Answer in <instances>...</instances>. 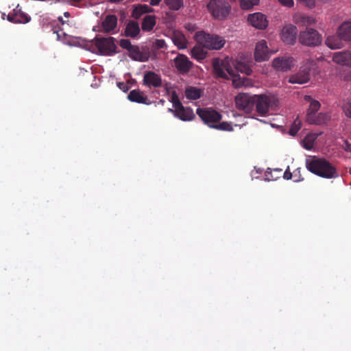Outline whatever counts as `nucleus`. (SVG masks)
<instances>
[{"instance_id": "obj_18", "label": "nucleus", "mask_w": 351, "mask_h": 351, "mask_svg": "<svg viewBox=\"0 0 351 351\" xmlns=\"http://www.w3.org/2000/svg\"><path fill=\"white\" fill-rule=\"evenodd\" d=\"M193 63L185 55L178 54L174 59V66L180 73H188Z\"/></svg>"}, {"instance_id": "obj_37", "label": "nucleus", "mask_w": 351, "mask_h": 351, "mask_svg": "<svg viewBox=\"0 0 351 351\" xmlns=\"http://www.w3.org/2000/svg\"><path fill=\"white\" fill-rule=\"evenodd\" d=\"M213 128L218 130H222V131H232L233 128L230 123L223 121V122H218L216 123L215 125H213Z\"/></svg>"}, {"instance_id": "obj_28", "label": "nucleus", "mask_w": 351, "mask_h": 351, "mask_svg": "<svg viewBox=\"0 0 351 351\" xmlns=\"http://www.w3.org/2000/svg\"><path fill=\"white\" fill-rule=\"evenodd\" d=\"M156 23V16L154 15H146L142 21V30L143 32H150L154 29Z\"/></svg>"}, {"instance_id": "obj_9", "label": "nucleus", "mask_w": 351, "mask_h": 351, "mask_svg": "<svg viewBox=\"0 0 351 351\" xmlns=\"http://www.w3.org/2000/svg\"><path fill=\"white\" fill-rule=\"evenodd\" d=\"M256 95L239 93L235 97V104L237 109L247 114H252L254 111Z\"/></svg>"}, {"instance_id": "obj_1", "label": "nucleus", "mask_w": 351, "mask_h": 351, "mask_svg": "<svg viewBox=\"0 0 351 351\" xmlns=\"http://www.w3.org/2000/svg\"><path fill=\"white\" fill-rule=\"evenodd\" d=\"M306 167L311 173L324 178L332 179L339 176L335 167L324 158L313 157L306 160Z\"/></svg>"}, {"instance_id": "obj_43", "label": "nucleus", "mask_w": 351, "mask_h": 351, "mask_svg": "<svg viewBox=\"0 0 351 351\" xmlns=\"http://www.w3.org/2000/svg\"><path fill=\"white\" fill-rule=\"evenodd\" d=\"M165 46H166V43H165V41L164 40H162V39L156 40V47L158 49H162Z\"/></svg>"}, {"instance_id": "obj_52", "label": "nucleus", "mask_w": 351, "mask_h": 351, "mask_svg": "<svg viewBox=\"0 0 351 351\" xmlns=\"http://www.w3.org/2000/svg\"><path fill=\"white\" fill-rule=\"evenodd\" d=\"M64 15L66 17L69 18V17L70 16V13H69V12H65L64 13Z\"/></svg>"}, {"instance_id": "obj_29", "label": "nucleus", "mask_w": 351, "mask_h": 351, "mask_svg": "<svg viewBox=\"0 0 351 351\" xmlns=\"http://www.w3.org/2000/svg\"><path fill=\"white\" fill-rule=\"evenodd\" d=\"M204 48L203 45H195L191 50L192 57L199 61L205 59L207 56V51Z\"/></svg>"}, {"instance_id": "obj_12", "label": "nucleus", "mask_w": 351, "mask_h": 351, "mask_svg": "<svg viewBox=\"0 0 351 351\" xmlns=\"http://www.w3.org/2000/svg\"><path fill=\"white\" fill-rule=\"evenodd\" d=\"M169 112H172L176 117L184 121H192L195 117L193 110L189 107H184L182 104L174 110L169 108Z\"/></svg>"}, {"instance_id": "obj_45", "label": "nucleus", "mask_w": 351, "mask_h": 351, "mask_svg": "<svg viewBox=\"0 0 351 351\" xmlns=\"http://www.w3.org/2000/svg\"><path fill=\"white\" fill-rule=\"evenodd\" d=\"M292 176H293V174L292 173L289 171V167L287 168V169L285 171L284 173V175H283V178L286 180H290L292 178Z\"/></svg>"}, {"instance_id": "obj_20", "label": "nucleus", "mask_w": 351, "mask_h": 351, "mask_svg": "<svg viewBox=\"0 0 351 351\" xmlns=\"http://www.w3.org/2000/svg\"><path fill=\"white\" fill-rule=\"evenodd\" d=\"M293 21L298 26L306 27V28L317 22L315 17L300 14L294 15Z\"/></svg>"}, {"instance_id": "obj_36", "label": "nucleus", "mask_w": 351, "mask_h": 351, "mask_svg": "<svg viewBox=\"0 0 351 351\" xmlns=\"http://www.w3.org/2000/svg\"><path fill=\"white\" fill-rule=\"evenodd\" d=\"M321 106L320 103L317 100H313L311 101L308 109L307 110L306 116L310 114H315L316 112L319 110Z\"/></svg>"}, {"instance_id": "obj_17", "label": "nucleus", "mask_w": 351, "mask_h": 351, "mask_svg": "<svg viewBox=\"0 0 351 351\" xmlns=\"http://www.w3.org/2000/svg\"><path fill=\"white\" fill-rule=\"evenodd\" d=\"M269 58V49L265 40L258 41L255 47L254 58L257 62L266 61Z\"/></svg>"}, {"instance_id": "obj_25", "label": "nucleus", "mask_w": 351, "mask_h": 351, "mask_svg": "<svg viewBox=\"0 0 351 351\" xmlns=\"http://www.w3.org/2000/svg\"><path fill=\"white\" fill-rule=\"evenodd\" d=\"M128 98L132 102L138 104H149L147 101V97L145 96L142 92L139 90H132L130 92L128 95Z\"/></svg>"}, {"instance_id": "obj_39", "label": "nucleus", "mask_w": 351, "mask_h": 351, "mask_svg": "<svg viewBox=\"0 0 351 351\" xmlns=\"http://www.w3.org/2000/svg\"><path fill=\"white\" fill-rule=\"evenodd\" d=\"M301 128V122L298 119H295L293 123L291 125V128L289 130V134L291 136H295L300 130Z\"/></svg>"}, {"instance_id": "obj_8", "label": "nucleus", "mask_w": 351, "mask_h": 351, "mask_svg": "<svg viewBox=\"0 0 351 351\" xmlns=\"http://www.w3.org/2000/svg\"><path fill=\"white\" fill-rule=\"evenodd\" d=\"M197 37L198 42L207 49L219 50L226 43V40L217 35L201 33Z\"/></svg>"}, {"instance_id": "obj_3", "label": "nucleus", "mask_w": 351, "mask_h": 351, "mask_svg": "<svg viewBox=\"0 0 351 351\" xmlns=\"http://www.w3.org/2000/svg\"><path fill=\"white\" fill-rule=\"evenodd\" d=\"M115 38L113 37H99L96 36L93 42L97 51V54L101 56H112L117 53V47L115 44Z\"/></svg>"}, {"instance_id": "obj_22", "label": "nucleus", "mask_w": 351, "mask_h": 351, "mask_svg": "<svg viewBox=\"0 0 351 351\" xmlns=\"http://www.w3.org/2000/svg\"><path fill=\"white\" fill-rule=\"evenodd\" d=\"M330 119V115L326 112H320L315 114L306 116V120L309 124L322 125L327 123Z\"/></svg>"}, {"instance_id": "obj_42", "label": "nucleus", "mask_w": 351, "mask_h": 351, "mask_svg": "<svg viewBox=\"0 0 351 351\" xmlns=\"http://www.w3.org/2000/svg\"><path fill=\"white\" fill-rule=\"evenodd\" d=\"M343 110L348 117L351 118V101H346L343 105Z\"/></svg>"}, {"instance_id": "obj_21", "label": "nucleus", "mask_w": 351, "mask_h": 351, "mask_svg": "<svg viewBox=\"0 0 351 351\" xmlns=\"http://www.w3.org/2000/svg\"><path fill=\"white\" fill-rule=\"evenodd\" d=\"M129 56L135 61L147 62L149 60V53L141 51L138 46L134 45L129 51Z\"/></svg>"}, {"instance_id": "obj_5", "label": "nucleus", "mask_w": 351, "mask_h": 351, "mask_svg": "<svg viewBox=\"0 0 351 351\" xmlns=\"http://www.w3.org/2000/svg\"><path fill=\"white\" fill-rule=\"evenodd\" d=\"M298 41L304 46L315 47L321 45L322 36L317 29L306 27L304 30L300 32Z\"/></svg>"}, {"instance_id": "obj_50", "label": "nucleus", "mask_w": 351, "mask_h": 351, "mask_svg": "<svg viewBox=\"0 0 351 351\" xmlns=\"http://www.w3.org/2000/svg\"><path fill=\"white\" fill-rule=\"evenodd\" d=\"M161 1L162 0H150V5L152 6L158 5Z\"/></svg>"}, {"instance_id": "obj_33", "label": "nucleus", "mask_w": 351, "mask_h": 351, "mask_svg": "<svg viewBox=\"0 0 351 351\" xmlns=\"http://www.w3.org/2000/svg\"><path fill=\"white\" fill-rule=\"evenodd\" d=\"M16 23H26L30 21V16L21 10L19 6L14 9Z\"/></svg>"}, {"instance_id": "obj_51", "label": "nucleus", "mask_w": 351, "mask_h": 351, "mask_svg": "<svg viewBox=\"0 0 351 351\" xmlns=\"http://www.w3.org/2000/svg\"><path fill=\"white\" fill-rule=\"evenodd\" d=\"M58 20L62 25L64 24V21H63L62 16L58 17Z\"/></svg>"}, {"instance_id": "obj_7", "label": "nucleus", "mask_w": 351, "mask_h": 351, "mask_svg": "<svg viewBox=\"0 0 351 351\" xmlns=\"http://www.w3.org/2000/svg\"><path fill=\"white\" fill-rule=\"evenodd\" d=\"M213 73L216 77L228 79L229 76L233 75L232 69L228 58L220 59L214 58L212 60Z\"/></svg>"}, {"instance_id": "obj_31", "label": "nucleus", "mask_w": 351, "mask_h": 351, "mask_svg": "<svg viewBox=\"0 0 351 351\" xmlns=\"http://www.w3.org/2000/svg\"><path fill=\"white\" fill-rule=\"evenodd\" d=\"M163 3L172 11H178L184 8V0H164Z\"/></svg>"}, {"instance_id": "obj_53", "label": "nucleus", "mask_w": 351, "mask_h": 351, "mask_svg": "<svg viewBox=\"0 0 351 351\" xmlns=\"http://www.w3.org/2000/svg\"><path fill=\"white\" fill-rule=\"evenodd\" d=\"M160 102L163 104L165 102V101L163 99H161V100H160Z\"/></svg>"}, {"instance_id": "obj_19", "label": "nucleus", "mask_w": 351, "mask_h": 351, "mask_svg": "<svg viewBox=\"0 0 351 351\" xmlns=\"http://www.w3.org/2000/svg\"><path fill=\"white\" fill-rule=\"evenodd\" d=\"M332 60L338 64L351 67V51L334 53Z\"/></svg>"}, {"instance_id": "obj_4", "label": "nucleus", "mask_w": 351, "mask_h": 351, "mask_svg": "<svg viewBox=\"0 0 351 351\" xmlns=\"http://www.w3.org/2000/svg\"><path fill=\"white\" fill-rule=\"evenodd\" d=\"M207 9L214 19L223 20L228 16L231 7L226 0H210Z\"/></svg>"}, {"instance_id": "obj_27", "label": "nucleus", "mask_w": 351, "mask_h": 351, "mask_svg": "<svg viewBox=\"0 0 351 351\" xmlns=\"http://www.w3.org/2000/svg\"><path fill=\"white\" fill-rule=\"evenodd\" d=\"M172 40L175 45L179 49H184L186 48L187 40L184 35L180 32H173Z\"/></svg>"}, {"instance_id": "obj_46", "label": "nucleus", "mask_w": 351, "mask_h": 351, "mask_svg": "<svg viewBox=\"0 0 351 351\" xmlns=\"http://www.w3.org/2000/svg\"><path fill=\"white\" fill-rule=\"evenodd\" d=\"M7 19L9 21L16 23V17H15V12L14 10H13V13H10Z\"/></svg>"}, {"instance_id": "obj_15", "label": "nucleus", "mask_w": 351, "mask_h": 351, "mask_svg": "<svg viewBox=\"0 0 351 351\" xmlns=\"http://www.w3.org/2000/svg\"><path fill=\"white\" fill-rule=\"evenodd\" d=\"M247 21L253 27L259 29H264L268 25V21L265 14L261 12H256L249 14L247 16Z\"/></svg>"}, {"instance_id": "obj_38", "label": "nucleus", "mask_w": 351, "mask_h": 351, "mask_svg": "<svg viewBox=\"0 0 351 351\" xmlns=\"http://www.w3.org/2000/svg\"><path fill=\"white\" fill-rule=\"evenodd\" d=\"M240 5L243 10H250L254 5H257L259 0H239Z\"/></svg>"}, {"instance_id": "obj_35", "label": "nucleus", "mask_w": 351, "mask_h": 351, "mask_svg": "<svg viewBox=\"0 0 351 351\" xmlns=\"http://www.w3.org/2000/svg\"><path fill=\"white\" fill-rule=\"evenodd\" d=\"M235 69L238 72L245 73L247 75H251L252 70L250 66L243 62H237L235 65Z\"/></svg>"}, {"instance_id": "obj_54", "label": "nucleus", "mask_w": 351, "mask_h": 351, "mask_svg": "<svg viewBox=\"0 0 351 351\" xmlns=\"http://www.w3.org/2000/svg\"><path fill=\"white\" fill-rule=\"evenodd\" d=\"M309 99H310V97H306V100H309Z\"/></svg>"}, {"instance_id": "obj_16", "label": "nucleus", "mask_w": 351, "mask_h": 351, "mask_svg": "<svg viewBox=\"0 0 351 351\" xmlns=\"http://www.w3.org/2000/svg\"><path fill=\"white\" fill-rule=\"evenodd\" d=\"M297 27L293 25H285L281 32V38L284 43L293 45L296 41Z\"/></svg>"}, {"instance_id": "obj_47", "label": "nucleus", "mask_w": 351, "mask_h": 351, "mask_svg": "<svg viewBox=\"0 0 351 351\" xmlns=\"http://www.w3.org/2000/svg\"><path fill=\"white\" fill-rule=\"evenodd\" d=\"M60 28H57L56 27H54L53 28V31L54 34H57L58 38L59 39L60 38V34H64V32H62V29H59Z\"/></svg>"}, {"instance_id": "obj_44", "label": "nucleus", "mask_w": 351, "mask_h": 351, "mask_svg": "<svg viewBox=\"0 0 351 351\" xmlns=\"http://www.w3.org/2000/svg\"><path fill=\"white\" fill-rule=\"evenodd\" d=\"M278 1L285 6L291 7L293 5V0H278Z\"/></svg>"}, {"instance_id": "obj_32", "label": "nucleus", "mask_w": 351, "mask_h": 351, "mask_svg": "<svg viewBox=\"0 0 351 351\" xmlns=\"http://www.w3.org/2000/svg\"><path fill=\"white\" fill-rule=\"evenodd\" d=\"M202 95V90L201 89L190 86L187 88L185 90V96L187 99H191V100H195L201 97Z\"/></svg>"}, {"instance_id": "obj_2", "label": "nucleus", "mask_w": 351, "mask_h": 351, "mask_svg": "<svg viewBox=\"0 0 351 351\" xmlns=\"http://www.w3.org/2000/svg\"><path fill=\"white\" fill-rule=\"evenodd\" d=\"M278 104V99L272 95H256V112L258 116L265 117L270 109H274Z\"/></svg>"}, {"instance_id": "obj_48", "label": "nucleus", "mask_w": 351, "mask_h": 351, "mask_svg": "<svg viewBox=\"0 0 351 351\" xmlns=\"http://www.w3.org/2000/svg\"><path fill=\"white\" fill-rule=\"evenodd\" d=\"M343 148L346 152H351V143L346 141L343 143Z\"/></svg>"}, {"instance_id": "obj_41", "label": "nucleus", "mask_w": 351, "mask_h": 351, "mask_svg": "<svg viewBox=\"0 0 351 351\" xmlns=\"http://www.w3.org/2000/svg\"><path fill=\"white\" fill-rule=\"evenodd\" d=\"M171 101L173 104V106L174 109L177 108L180 106H181V105L182 104L180 102V101L179 99V97H178V96L177 95V94H176V93L175 91H173L172 93Z\"/></svg>"}, {"instance_id": "obj_10", "label": "nucleus", "mask_w": 351, "mask_h": 351, "mask_svg": "<svg viewBox=\"0 0 351 351\" xmlns=\"http://www.w3.org/2000/svg\"><path fill=\"white\" fill-rule=\"evenodd\" d=\"M197 114L203 121V122L213 128V125H215L222 119V115L217 110L210 108H197Z\"/></svg>"}, {"instance_id": "obj_24", "label": "nucleus", "mask_w": 351, "mask_h": 351, "mask_svg": "<svg viewBox=\"0 0 351 351\" xmlns=\"http://www.w3.org/2000/svg\"><path fill=\"white\" fill-rule=\"evenodd\" d=\"M140 27L138 22L134 21H130L125 29L124 35L126 37L135 38L140 33Z\"/></svg>"}, {"instance_id": "obj_6", "label": "nucleus", "mask_w": 351, "mask_h": 351, "mask_svg": "<svg viewBox=\"0 0 351 351\" xmlns=\"http://www.w3.org/2000/svg\"><path fill=\"white\" fill-rule=\"evenodd\" d=\"M316 60L308 59L300 66L298 73L290 76L289 82L291 84H305L310 80V71L316 66Z\"/></svg>"}, {"instance_id": "obj_11", "label": "nucleus", "mask_w": 351, "mask_h": 351, "mask_svg": "<svg viewBox=\"0 0 351 351\" xmlns=\"http://www.w3.org/2000/svg\"><path fill=\"white\" fill-rule=\"evenodd\" d=\"M294 62L291 56H281L274 58L272 65L278 71H287L294 66Z\"/></svg>"}, {"instance_id": "obj_13", "label": "nucleus", "mask_w": 351, "mask_h": 351, "mask_svg": "<svg viewBox=\"0 0 351 351\" xmlns=\"http://www.w3.org/2000/svg\"><path fill=\"white\" fill-rule=\"evenodd\" d=\"M143 84L149 88H159L162 86V82L160 75L154 71H149L144 73Z\"/></svg>"}, {"instance_id": "obj_49", "label": "nucleus", "mask_w": 351, "mask_h": 351, "mask_svg": "<svg viewBox=\"0 0 351 351\" xmlns=\"http://www.w3.org/2000/svg\"><path fill=\"white\" fill-rule=\"evenodd\" d=\"M83 1L84 0H69V2L71 5L77 6L79 3H80Z\"/></svg>"}, {"instance_id": "obj_34", "label": "nucleus", "mask_w": 351, "mask_h": 351, "mask_svg": "<svg viewBox=\"0 0 351 351\" xmlns=\"http://www.w3.org/2000/svg\"><path fill=\"white\" fill-rule=\"evenodd\" d=\"M232 77V85L234 88H239L243 86H247L248 85V79L246 77H241L238 75H235L233 72V75H230Z\"/></svg>"}, {"instance_id": "obj_14", "label": "nucleus", "mask_w": 351, "mask_h": 351, "mask_svg": "<svg viewBox=\"0 0 351 351\" xmlns=\"http://www.w3.org/2000/svg\"><path fill=\"white\" fill-rule=\"evenodd\" d=\"M117 17L114 14H108L103 19L101 24V32L106 34L117 32Z\"/></svg>"}, {"instance_id": "obj_40", "label": "nucleus", "mask_w": 351, "mask_h": 351, "mask_svg": "<svg viewBox=\"0 0 351 351\" xmlns=\"http://www.w3.org/2000/svg\"><path fill=\"white\" fill-rule=\"evenodd\" d=\"M119 45L121 48L128 50V52L134 46L131 44L130 40L128 39H121L119 41Z\"/></svg>"}, {"instance_id": "obj_26", "label": "nucleus", "mask_w": 351, "mask_h": 351, "mask_svg": "<svg viewBox=\"0 0 351 351\" xmlns=\"http://www.w3.org/2000/svg\"><path fill=\"white\" fill-rule=\"evenodd\" d=\"M340 36H328L326 40L325 44L326 45L329 47L331 49H341L343 47V44Z\"/></svg>"}, {"instance_id": "obj_23", "label": "nucleus", "mask_w": 351, "mask_h": 351, "mask_svg": "<svg viewBox=\"0 0 351 351\" xmlns=\"http://www.w3.org/2000/svg\"><path fill=\"white\" fill-rule=\"evenodd\" d=\"M337 34L345 41L351 40V21L343 22L338 28Z\"/></svg>"}, {"instance_id": "obj_30", "label": "nucleus", "mask_w": 351, "mask_h": 351, "mask_svg": "<svg viewBox=\"0 0 351 351\" xmlns=\"http://www.w3.org/2000/svg\"><path fill=\"white\" fill-rule=\"evenodd\" d=\"M152 11V8L147 5H138L135 7L132 11V16L136 19H138L143 14L149 13Z\"/></svg>"}]
</instances>
